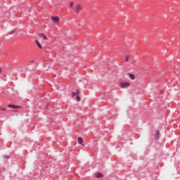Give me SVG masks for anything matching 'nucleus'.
Segmentation results:
<instances>
[{
	"mask_svg": "<svg viewBox=\"0 0 180 180\" xmlns=\"http://www.w3.org/2000/svg\"><path fill=\"white\" fill-rule=\"evenodd\" d=\"M82 9V6L80 4H77L75 7V11L76 13H79V12H81Z\"/></svg>",
	"mask_w": 180,
	"mask_h": 180,
	"instance_id": "obj_1",
	"label": "nucleus"
},
{
	"mask_svg": "<svg viewBox=\"0 0 180 180\" xmlns=\"http://www.w3.org/2000/svg\"><path fill=\"white\" fill-rule=\"evenodd\" d=\"M121 88H128L130 86V83L129 82H122L120 84Z\"/></svg>",
	"mask_w": 180,
	"mask_h": 180,
	"instance_id": "obj_2",
	"label": "nucleus"
},
{
	"mask_svg": "<svg viewBox=\"0 0 180 180\" xmlns=\"http://www.w3.org/2000/svg\"><path fill=\"white\" fill-rule=\"evenodd\" d=\"M52 21L53 23H58L60 22V18L58 17H52Z\"/></svg>",
	"mask_w": 180,
	"mask_h": 180,
	"instance_id": "obj_3",
	"label": "nucleus"
},
{
	"mask_svg": "<svg viewBox=\"0 0 180 180\" xmlns=\"http://www.w3.org/2000/svg\"><path fill=\"white\" fill-rule=\"evenodd\" d=\"M39 37L42 40H47V37L46 35H44L43 34H39Z\"/></svg>",
	"mask_w": 180,
	"mask_h": 180,
	"instance_id": "obj_4",
	"label": "nucleus"
},
{
	"mask_svg": "<svg viewBox=\"0 0 180 180\" xmlns=\"http://www.w3.org/2000/svg\"><path fill=\"white\" fill-rule=\"evenodd\" d=\"M8 108H13V109H20V107L15 105H8Z\"/></svg>",
	"mask_w": 180,
	"mask_h": 180,
	"instance_id": "obj_5",
	"label": "nucleus"
},
{
	"mask_svg": "<svg viewBox=\"0 0 180 180\" xmlns=\"http://www.w3.org/2000/svg\"><path fill=\"white\" fill-rule=\"evenodd\" d=\"M96 178H103V174L102 173H97L96 174Z\"/></svg>",
	"mask_w": 180,
	"mask_h": 180,
	"instance_id": "obj_6",
	"label": "nucleus"
},
{
	"mask_svg": "<svg viewBox=\"0 0 180 180\" xmlns=\"http://www.w3.org/2000/svg\"><path fill=\"white\" fill-rule=\"evenodd\" d=\"M155 136V139H160V131H156Z\"/></svg>",
	"mask_w": 180,
	"mask_h": 180,
	"instance_id": "obj_7",
	"label": "nucleus"
},
{
	"mask_svg": "<svg viewBox=\"0 0 180 180\" xmlns=\"http://www.w3.org/2000/svg\"><path fill=\"white\" fill-rule=\"evenodd\" d=\"M83 142H84V140L82 139V138L79 137L78 138V143H79V144H82Z\"/></svg>",
	"mask_w": 180,
	"mask_h": 180,
	"instance_id": "obj_8",
	"label": "nucleus"
},
{
	"mask_svg": "<svg viewBox=\"0 0 180 180\" xmlns=\"http://www.w3.org/2000/svg\"><path fill=\"white\" fill-rule=\"evenodd\" d=\"M75 95H79V90L77 91V93H75V92L72 93V96H75Z\"/></svg>",
	"mask_w": 180,
	"mask_h": 180,
	"instance_id": "obj_9",
	"label": "nucleus"
},
{
	"mask_svg": "<svg viewBox=\"0 0 180 180\" xmlns=\"http://www.w3.org/2000/svg\"><path fill=\"white\" fill-rule=\"evenodd\" d=\"M36 43L39 49H43L41 44H40V42H39V41H36Z\"/></svg>",
	"mask_w": 180,
	"mask_h": 180,
	"instance_id": "obj_10",
	"label": "nucleus"
},
{
	"mask_svg": "<svg viewBox=\"0 0 180 180\" xmlns=\"http://www.w3.org/2000/svg\"><path fill=\"white\" fill-rule=\"evenodd\" d=\"M129 78H131V79H134L136 78V77L133 74H129Z\"/></svg>",
	"mask_w": 180,
	"mask_h": 180,
	"instance_id": "obj_11",
	"label": "nucleus"
},
{
	"mask_svg": "<svg viewBox=\"0 0 180 180\" xmlns=\"http://www.w3.org/2000/svg\"><path fill=\"white\" fill-rule=\"evenodd\" d=\"M70 8H74V1H72L69 4Z\"/></svg>",
	"mask_w": 180,
	"mask_h": 180,
	"instance_id": "obj_12",
	"label": "nucleus"
},
{
	"mask_svg": "<svg viewBox=\"0 0 180 180\" xmlns=\"http://www.w3.org/2000/svg\"><path fill=\"white\" fill-rule=\"evenodd\" d=\"M1 110H2V112H5V110H6V107H1Z\"/></svg>",
	"mask_w": 180,
	"mask_h": 180,
	"instance_id": "obj_13",
	"label": "nucleus"
},
{
	"mask_svg": "<svg viewBox=\"0 0 180 180\" xmlns=\"http://www.w3.org/2000/svg\"><path fill=\"white\" fill-rule=\"evenodd\" d=\"M129 60H130V56H125V60L127 62V61H129Z\"/></svg>",
	"mask_w": 180,
	"mask_h": 180,
	"instance_id": "obj_14",
	"label": "nucleus"
},
{
	"mask_svg": "<svg viewBox=\"0 0 180 180\" xmlns=\"http://www.w3.org/2000/svg\"><path fill=\"white\" fill-rule=\"evenodd\" d=\"M76 99L77 101H78V102H79V101H81V97H79V96H78V94L76 96Z\"/></svg>",
	"mask_w": 180,
	"mask_h": 180,
	"instance_id": "obj_15",
	"label": "nucleus"
},
{
	"mask_svg": "<svg viewBox=\"0 0 180 180\" xmlns=\"http://www.w3.org/2000/svg\"><path fill=\"white\" fill-rule=\"evenodd\" d=\"M2 73V68H0V74Z\"/></svg>",
	"mask_w": 180,
	"mask_h": 180,
	"instance_id": "obj_16",
	"label": "nucleus"
}]
</instances>
